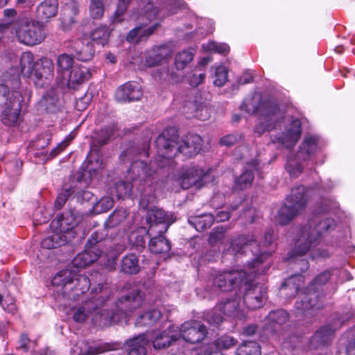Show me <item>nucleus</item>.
Wrapping results in <instances>:
<instances>
[{
  "label": "nucleus",
  "instance_id": "nucleus-1",
  "mask_svg": "<svg viewBox=\"0 0 355 355\" xmlns=\"http://www.w3.org/2000/svg\"><path fill=\"white\" fill-rule=\"evenodd\" d=\"M155 144L157 155L170 159L179 153L186 157L197 155L202 149V139L198 135H189L179 141L178 130L175 127H169L157 137Z\"/></svg>",
  "mask_w": 355,
  "mask_h": 355
},
{
  "label": "nucleus",
  "instance_id": "nucleus-2",
  "mask_svg": "<svg viewBox=\"0 0 355 355\" xmlns=\"http://www.w3.org/2000/svg\"><path fill=\"white\" fill-rule=\"evenodd\" d=\"M13 71L4 73L0 83V116L9 126L17 123L24 101L19 74Z\"/></svg>",
  "mask_w": 355,
  "mask_h": 355
},
{
  "label": "nucleus",
  "instance_id": "nucleus-3",
  "mask_svg": "<svg viewBox=\"0 0 355 355\" xmlns=\"http://www.w3.org/2000/svg\"><path fill=\"white\" fill-rule=\"evenodd\" d=\"M241 109L248 114L257 113L259 115V122L254 127V132L259 136L275 129L282 118L276 103L269 100L261 101L259 96L245 99Z\"/></svg>",
  "mask_w": 355,
  "mask_h": 355
},
{
  "label": "nucleus",
  "instance_id": "nucleus-4",
  "mask_svg": "<svg viewBox=\"0 0 355 355\" xmlns=\"http://www.w3.org/2000/svg\"><path fill=\"white\" fill-rule=\"evenodd\" d=\"M336 222L331 218H323L314 215L300 230V236L295 244L294 252L304 254L319 243L321 236L334 230Z\"/></svg>",
  "mask_w": 355,
  "mask_h": 355
},
{
  "label": "nucleus",
  "instance_id": "nucleus-5",
  "mask_svg": "<svg viewBox=\"0 0 355 355\" xmlns=\"http://www.w3.org/2000/svg\"><path fill=\"white\" fill-rule=\"evenodd\" d=\"M331 274L329 270H325L318 274L300 293L295 304L297 314L306 315L311 311L320 309L324 306V297L322 286L329 280Z\"/></svg>",
  "mask_w": 355,
  "mask_h": 355
},
{
  "label": "nucleus",
  "instance_id": "nucleus-6",
  "mask_svg": "<svg viewBox=\"0 0 355 355\" xmlns=\"http://www.w3.org/2000/svg\"><path fill=\"white\" fill-rule=\"evenodd\" d=\"M52 284L58 288V292L71 300H78L90 286L89 279L84 275L69 268L57 272L52 279Z\"/></svg>",
  "mask_w": 355,
  "mask_h": 355
},
{
  "label": "nucleus",
  "instance_id": "nucleus-7",
  "mask_svg": "<svg viewBox=\"0 0 355 355\" xmlns=\"http://www.w3.org/2000/svg\"><path fill=\"white\" fill-rule=\"evenodd\" d=\"M250 248L252 254L256 257L251 263L245 266L248 270H255L259 269L261 263L269 257L270 252H263L257 245V241L254 234L241 235L231 239L228 247H225V251L227 254L236 255L245 252V249Z\"/></svg>",
  "mask_w": 355,
  "mask_h": 355
},
{
  "label": "nucleus",
  "instance_id": "nucleus-8",
  "mask_svg": "<svg viewBox=\"0 0 355 355\" xmlns=\"http://www.w3.org/2000/svg\"><path fill=\"white\" fill-rule=\"evenodd\" d=\"M12 29L15 31L19 42L28 46L41 43L45 38L42 24L28 18H21L12 22Z\"/></svg>",
  "mask_w": 355,
  "mask_h": 355
},
{
  "label": "nucleus",
  "instance_id": "nucleus-9",
  "mask_svg": "<svg viewBox=\"0 0 355 355\" xmlns=\"http://www.w3.org/2000/svg\"><path fill=\"white\" fill-rule=\"evenodd\" d=\"M92 293H94L95 297L92 320L96 324L109 326L119 321L121 316L117 311L101 308L110 295V289L106 286L98 284L97 287L92 289Z\"/></svg>",
  "mask_w": 355,
  "mask_h": 355
},
{
  "label": "nucleus",
  "instance_id": "nucleus-10",
  "mask_svg": "<svg viewBox=\"0 0 355 355\" xmlns=\"http://www.w3.org/2000/svg\"><path fill=\"white\" fill-rule=\"evenodd\" d=\"M255 272H259V269L251 270L245 268L244 270L224 271L215 275L213 285L217 290L224 292L231 291L236 288H241L243 284L246 285L252 280Z\"/></svg>",
  "mask_w": 355,
  "mask_h": 355
},
{
  "label": "nucleus",
  "instance_id": "nucleus-11",
  "mask_svg": "<svg viewBox=\"0 0 355 355\" xmlns=\"http://www.w3.org/2000/svg\"><path fill=\"white\" fill-rule=\"evenodd\" d=\"M306 202L305 187L300 185L293 189L291 195L286 198V202L278 211L277 223L282 225H286L303 209Z\"/></svg>",
  "mask_w": 355,
  "mask_h": 355
},
{
  "label": "nucleus",
  "instance_id": "nucleus-12",
  "mask_svg": "<svg viewBox=\"0 0 355 355\" xmlns=\"http://www.w3.org/2000/svg\"><path fill=\"white\" fill-rule=\"evenodd\" d=\"M318 140V137L315 136L306 137L295 156L287 159L285 168L291 177L297 178L302 173V162L309 160L311 155L316 151Z\"/></svg>",
  "mask_w": 355,
  "mask_h": 355
},
{
  "label": "nucleus",
  "instance_id": "nucleus-13",
  "mask_svg": "<svg viewBox=\"0 0 355 355\" xmlns=\"http://www.w3.org/2000/svg\"><path fill=\"white\" fill-rule=\"evenodd\" d=\"M270 266L268 263L263 266L259 267V272L254 273V276L257 274H264L268 270ZM252 280L250 281L246 285L243 284L244 295L243 297V306L245 305L249 309H255L260 308L263 305V301L266 299L267 289L263 285L254 284L252 283Z\"/></svg>",
  "mask_w": 355,
  "mask_h": 355
},
{
  "label": "nucleus",
  "instance_id": "nucleus-14",
  "mask_svg": "<svg viewBox=\"0 0 355 355\" xmlns=\"http://www.w3.org/2000/svg\"><path fill=\"white\" fill-rule=\"evenodd\" d=\"M194 57V50L188 49L180 51L175 55L174 67L167 68L159 72V78L178 83L183 80L182 71L191 62Z\"/></svg>",
  "mask_w": 355,
  "mask_h": 355
},
{
  "label": "nucleus",
  "instance_id": "nucleus-15",
  "mask_svg": "<svg viewBox=\"0 0 355 355\" xmlns=\"http://www.w3.org/2000/svg\"><path fill=\"white\" fill-rule=\"evenodd\" d=\"M210 169L205 171L202 168L197 166L188 167L184 169L180 176V186L183 189H188L193 186L196 188H201L208 182Z\"/></svg>",
  "mask_w": 355,
  "mask_h": 355
},
{
  "label": "nucleus",
  "instance_id": "nucleus-16",
  "mask_svg": "<svg viewBox=\"0 0 355 355\" xmlns=\"http://www.w3.org/2000/svg\"><path fill=\"white\" fill-rule=\"evenodd\" d=\"M179 338L189 343L196 344L202 342L207 336V329L205 324L198 320L184 322L178 329Z\"/></svg>",
  "mask_w": 355,
  "mask_h": 355
},
{
  "label": "nucleus",
  "instance_id": "nucleus-17",
  "mask_svg": "<svg viewBox=\"0 0 355 355\" xmlns=\"http://www.w3.org/2000/svg\"><path fill=\"white\" fill-rule=\"evenodd\" d=\"M143 92L141 86L135 82H127L116 90L115 100L121 103H132L141 99Z\"/></svg>",
  "mask_w": 355,
  "mask_h": 355
},
{
  "label": "nucleus",
  "instance_id": "nucleus-18",
  "mask_svg": "<svg viewBox=\"0 0 355 355\" xmlns=\"http://www.w3.org/2000/svg\"><path fill=\"white\" fill-rule=\"evenodd\" d=\"M144 297L138 289H133L128 294L121 296L116 303L117 312L121 315H127L141 306Z\"/></svg>",
  "mask_w": 355,
  "mask_h": 355
},
{
  "label": "nucleus",
  "instance_id": "nucleus-19",
  "mask_svg": "<svg viewBox=\"0 0 355 355\" xmlns=\"http://www.w3.org/2000/svg\"><path fill=\"white\" fill-rule=\"evenodd\" d=\"M153 166L154 163L152 162L148 166L145 162L137 160L132 164L128 173L133 180H139L141 182L144 181L148 184V181L151 182V180L154 179L155 170Z\"/></svg>",
  "mask_w": 355,
  "mask_h": 355
},
{
  "label": "nucleus",
  "instance_id": "nucleus-20",
  "mask_svg": "<svg viewBox=\"0 0 355 355\" xmlns=\"http://www.w3.org/2000/svg\"><path fill=\"white\" fill-rule=\"evenodd\" d=\"M83 214L78 211L70 209L58 216L57 221H53L52 224L56 223V228L60 232L69 231L76 227L83 220Z\"/></svg>",
  "mask_w": 355,
  "mask_h": 355
},
{
  "label": "nucleus",
  "instance_id": "nucleus-21",
  "mask_svg": "<svg viewBox=\"0 0 355 355\" xmlns=\"http://www.w3.org/2000/svg\"><path fill=\"white\" fill-rule=\"evenodd\" d=\"M304 283L301 275H294L287 278L279 288V295L284 299H291L297 295Z\"/></svg>",
  "mask_w": 355,
  "mask_h": 355
},
{
  "label": "nucleus",
  "instance_id": "nucleus-22",
  "mask_svg": "<svg viewBox=\"0 0 355 355\" xmlns=\"http://www.w3.org/2000/svg\"><path fill=\"white\" fill-rule=\"evenodd\" d=\"M179 338L178 328L170 325L165 330L156 334L153 340L155 349H162L169 347Z\"/></svg>",
  "mask_w": 355,
  "mask_h": 355
},
{
  "label": "nucleus",
  "instance_id": "nucleus-23",
  "mask_svg": "<svg viewBox=\"0 0 355 355\" xmlns=\"http://www.w3.org/2000/svg\"><path fill=\"white\" fill-rule=\"evenodd\" d=\"M91 72L89 68L82 64H76L70 72L67 75L68 86L71 89H76L77 87L91 77Z\"/></svg>",
  "mask_w": 355,
  "mask_h": 355
},
{
  "label": "nucleus",
  "instance_id": "nucleus-24",
  "mask_svg": "<svg viewBox=\"0 0 355 355\" xmlns=\"http://www.w3.org/2000/svg\"><path fill=\"white\" fill-rule=\"evenodd\" d=\"M336 329L337 327L333 328L329 325L321 327L311 338L310 347L311 349H318L328 345L332 340L334 331Z\"/></svg>",
  "mask_w": 355,
  "mask_h": 355
},
{
  "label": "nucleus",
  "instance_id": "nucleus-25",
  "mask_svg": "<svg viewBox=\"0 0 355 355\" xmlns=\"http://www.w3.org/2000/svg\"><path fill=\"white\" fill-rule=\"evenodd\" d=\"M182 112L187 118H197L205 121L209 118L208 108L197 103L196 101H187L182 106Z\"/></svg>",
  "mask_w": 355,
  "mask_h": 355
},
{
  "label": "nucleus",
  "instance_id": "nucleus-26",
  "mask_svg": "<svg viewBox=\"0 0 355 355\" xmlns=\"http://www.w3.org/2000/svg\"><path fill=\"white\" fill-rule=\"evenodd\" d=\"M84 252L78 254L73 259L72 264L76 268L86 267L94 263L102 253L98 248H87Z\"/></svg>",
  "mask_w": 355,
  "mask_h": 355
},
{
  "label": "nucleus",
  "instance_id": "nucleus-27",
  "mask_svg": "<svg viewBox=\"0 0 355 355\" xmlns=\"http://www.w3.org/2000/svg\"><path fill=\"white\" fill-rule=\"evenodd\" d=\"M171 56L170 51L166 46H155L146 55V64L149 67L159 65Z\"/></svg>",
  "mask_w": 355,
  "mask_h": 355
},
{
  "label": "nucleus",
  "instance_id": "nucleus-28",
  "mask_svg": "<svg viewBox=\"0 0 355 355\" xmlns=\"http://www.w3.org/2000/svg\"><path fill=\"white\" fill-rule=\"evenodd\" d=\"M301 135L300 121L297 119L293 120L291 128L286 135H283L277 138V141L284 145L287 148H293L297 143Z\"/></svg>",
  "mask_w": 355,
  "mask_h": 355
},
{
  "label": "nucleus",
  "instance_id": "nucleus-29",
  "mask_svg": "<svg viewBox=\"0 0 355 355\" xmlns=\"http://www.w3.org/2000/svg\"><path fill=\"white\" fill-rule=\"evenodd\" d=\"M288 313L283 309L271 311L266 318V326L272 331H277L288 320Z\"/></svg>",
  "mask_w": 355,
  "mask_h": 355
},
{
  "label": "nucleus",
  "instance_id": "nucleus-30",
  "mask_svg": "<svg viewBox=\"0 0 355 355\" xmlns=\"http://www.w3.org/2000/svg\"><path fill=\"white\" fill-rule=\"evenodd\" d=\"M86 347V343H85L84 341H81L74 346L73 350L74 352L77 353V355H95L115 349L114 344L111 343L99 344L87 347Z\"/></svg>",
  "mask_w": 355,
  "mask_h": 355
},
{
  "label": "nucleus",
  "instance_id": "nucleus-31",
  "mask_svg": "<svg viewBox=\"0 0 355 355\" xmlns=\"http://www.w3.org/2000/svg\"><path fill=\"white\" fill-rule=\"evenodd\" d=\"M58 10V0H44L37 8V17L41 21H47L57 15Z\"/></svg>",
  "mask_w": 355,
  "mask_h": 355
},
{
  "label": "nucleus",
  "instance_id": "nucleus-32",
  "mask_svg": "<svg viewBox=\"0 0 355 355\" xmlns=\"http://www.w3.org/2000/svg\"><path fill=\"white\" fill-rule=\"evenodd\" d=\"M243 304L238 298L230 299L217 305L220 312L228 316L238 317L242 315Z\"/></svg>",
  "mask_w": 355,
  "mask_h": 355
},
{
  "label": "nucleus",
  "instance_id": "nucleus-33",
  "mask_svg": "<svg viewBox=\"0 0 355 355\" xmlns=\"http://www.w3.org/2000/svg\"><path fill=\"white\" fill-rule=\"evenodd\" d=\"M21 71L24 76L30 77L35 75L38 78L43 77V73L35 69V64L33 61V55L30 52H24L20 58Z\"/></svg>",
  "mask_w": 355,
  "mask_h": 355
},
{
  "label": "nucleus",
  "instance_id": "nucleus-34",
  "mask_svg": "<svg viewBox=\"0 0 355 355\" xmlns=\"http://www.w3.org/2000/svg\"><path fill=\"white\" fill-rule=\"evenodd\" d=\"M126 344L130 347L127 355H146L149 345L144 334L127 340Z\"/></svg>",
  "mask_w": 355,
  "mask_h": 355
},
{
  "label": "nucleus",
  "instance_id": "nucleus-35",
  "mask_svg": "<svg viewBox=\"0 0 355 355\" xmlns=\"http://www.w3.org/2000/svg\"><path fill=\"white\" fill-rule=\"evenodd\" d=\"M146 221L150 225V229L153 225L162 223L165 224L164 232L167 230L171 224L166 213L162 209L157 207L148 210Z\"/></svg>",
  "mask_w": 355,
  "mask_h": 355
},
{
  "label": "nucleus",
  "instance_id": "nucleus-36",
  "mask_svg": "<svg viewBox=\"0 0 355 355\" xmlns=\"http://www.w3.org/2000/svg\"><path fill=\"white\" fill-rule=\"evenodd\" d=\"M121 272L128 274L135 275L140 270L139 259L136 254L130 253L124 256L121 261Z\"/></svg>",
  "mask_w": 355,
  "mask_h": 355
},
{
  "label": "nucleus",
  "instance_id": "nucleus-37",
  "mask_svg": "<svg viewBox=\"0 0 355 355\" xmlns=\"http://www.w3.org/2000/svg\"><path fill=\"white\" fill-rule=\"evenodd\" d=\"M149 250L154 254L167 253L171 250V244L162 234L151 238L148 243Z\"/></svg>",
  "mask_w": 355,
  "mask_h": 355
},
{
  "label": "nucleus",
  "instance_id": "nucleus-38",
  "mask_svg": "<svg viewBox=\"0 0 355 355\" xmlns=\"http://www.w3.org/2000/svg\"><path fill=\"white\" fill-rule=\"evenodd\" d=\"M214 216L211 214L191 216L189 218V223L198 232H202L209 228L214 223Z\"/></svg>",
  "mask_w": 355,
  "mask_h": 355
},
{
  "label": "nucleus",
  "instance_id": "nucleus-39",
  "mask_svg": "<svg viewBox=\"0 0 355 355\" xmlns=\"http://www.w3.org/2000/svg\"><path fill=\"white\" fill-rule=\"evenodd\" d=\"M161 312L157 309H153L138 316L135 321L137 327H152L161 318Z\"/></svg>",
  "mask_w": 355,
  "mask_h": 355
},
{
  "label": "nucleus",
  "instance_id": "nucleus-40",
  "mask_svg": "<svg viewBox=\"0 0 355 355\" xmlns=\"http://www.w3.org/2000/svg\"><path fill=\"white\" fill-rule=\"evenodd\" d=\"M73 58L72 55L62 53L60 55L56 60V71L61 76L67 75L72 69L74 65Z\"/></svg>",
  "mask_w": 355,
  "mask_h": 355
},
{
  "label": "nucleus",
  "instance_id": "nucleus-41",
  "mask_svg": "<svg viewBox=\"0 0 355 355\" xmlns=\"http://www.w3.org/2000/svg\"><path fill=\"white\" fill-rule=\"evenodd\" d=\"M72 137H69L65 140L59 144L55 148H54L49 155L44 150V145H40L39 142L37 143L35 147L37 148L36 150H39L41 149V151H36L35 153V155L36 157L44 156L46 159H53L56 157L60 152H62L69 144V142L72 140Z\"/></svg>",
  "mask_w": 355,
  "mask_h": 355
},
{
  "label": "nucleus",
  "instance_id": "nucleus-42",
  "mask_svg": "<svg viewBox=\"0 0 355 355\" xmlns=\"http://www.w3.org/2000/svg\"><path fill=\"white\" fill-rule=\"evenodd\" d=\"M67 242V239L66 236L62 234V232H54L42 241L41 246L43 248L52 249L62 246Z\"/></svg>",
  "mask_w": 355,
  "mask_h": 355
},
{
  "label": "nucleus",
  "instance_id": "nucleus-43",
  "mask_svg": "<svg viewBox=\"0 0 355 355\" xmlns=\"http://www.w3.org/2000/svg\"><path fill=\"white\" fill-rule=\"evenodd\" d=\"M83 167L85 168V172L92 177L94 174L103 168V162L99 155L96 153H90L87 157Z\"/></svg>",
  "mask_w": 355,
  "mask_h": 355
},
{
  "label": "nucleus",
  "instance_id": "nucleus-44",
  "mask_svg": "<svg viewBox=\"0 0 355 355\" xmlns=\"http://www.w3.org/2000/svg\"><path fill=\"white\" fill-rule=\"evenodd\" d=\"M110 33L111 31L107 26H100L92 31L90 37L96 44L105 46L109 41Z\"/></svg>",
  "mask_w": 355,
  "mask_h": 355
},
{
  "label": "nucleus",
  "instance_id": "nucleus-45",
  "mask_svg": "<svg viewBox=\"0 0 355 355\" xmlns=\"http://www.w3.org/2000/svg\"><path fill=\"white\" fill-rule=\"evenodd\" d=\"M75 49L77 59L83 62L90 60L94 54L93 46L90 43L83 44L80 42H76Z\"/></svg>",
  "mask_w": 355,
  "mask_h": 355
},
{
  "label": "nucleus",
  "instance_id": "nucleus-46",
  "mask_svg": "<svg viewBox=\"0 0 355 355\" xmlns=\"http://www.w3.org/2000/svg\"><path fill=\"white\" fill-rule=\"evenodd\" d=\"M93 296L87 302L84 306L78 308L73 314V320L78 322H85L89 315V313H92L94 311V293H92Z\"/></svg>",
  "mask_w": 355,
  "mask_h": 355
},
{
  "label": "nucleus",
  "instance_id": "nucleus-47",
  "mask_svg": "<svg viewBox=\"0 0 355 355\" xmlns=\"http://www.w3.org/2000/svg\"><path fill=\"white\" fill-rule=\"evenodd\" d=\"M260 346L254 341H245L239 346L236 355H260Z\"/></svg>",
  "mask_w": 355,
  "mask_h": 355
},
{
  "label": "nucleus",
  "instance_id": "nucleus-48",
  "mask_svg": "<svg viewBox=\"0 0 355 355\" xmlns=\"http://www.w3.org/2000/svg\"><path fill=\"white\" fill-rule=\"evenodd\" d=\"M254 178V173L251 170L245 169L241 175L236 179V189L243 190L248 188L251 186Z\"/></svg>",
  "mask_w": 355,
  "mask_h": 355
},
{
  "label": "nucleus",
  "instance_id": "nucleus-49",
  "mask_svg": "<svg viewBox=\"0 0 355 355\" xmlns=\"http://www.w3.org/2000/svg\"><path fill=\"white\" fill-rule=\"evenodd\" d=\"M158 14V9L154 7L151 2H147L146 4L142 3L141 12L139 14V19H146L149 22L156 17Z\"/></svg>",
  "mask_w": 355,
  "mask_h": 355
},
{
  "label": "nucleus",
  "instance_id": "nucleus-50",
  "mask_svg": "<svg viewBox=\"0 0 355 355\" xmlns=\"http://www.w3.org/2000/svg\"><path fill=\"white\" fill-rule=\"evenodd\" d=\"M295 248L293 250L288 254L287 257L288 261H293V263L295 265V268L296 270L299 269L301 272H305L308 270L309 267V264L307 260L304 259H298L297 257H301L304 254H299L294 252ZM306 252H305V254Z\"/></svg>",
  "mask_w": 355,
  "mask_h": 355
},
{
  "label": "nucleus",
  "instance_id": "nucleus-51",
  "mask_svg": "<svg viewBox=\"0 0 355 355\" xmlns=\"http://www.w3.org/2000/svg\"><path fill=\"white\" fill-rule=\"evenodd\" d=\"M114 205V200L110 196H104L97 201L93 206V212L99 214L107 211Z\"/></svg>",
  "mask_w": 355,
  "mask_h": 355
},
{
  "label": "nucleus",
  "instance_id": "nucleus-52",
  "mask_svg": "<svg viewBox=\"0 0 355 355\" xmlns=\"http://www.w3.org/2000/svg\"><path fill=\"white\" fill-rule=\"evenodd\" d=\"M134 184L129 182L121 181L115 184L114 192L117 198H124L130 196Z\"/></svg>",
  "mask_w": 355,
  "mask_h": 355
},
{
  "label": "nucleus",
  "instance_id": "nucleus-53",
  "mask_svg": "<svg viewBox=\"0 0 355 355\" xmlns=\"http://www.w3.org/2000/svg\"><path fill=\"white\" fill-rule=\"evenodd\" d=\"M79 12L78 8L76 4L72 3L67 5L63 9L62 19L63 23L66 24H71L76 21L74 17Z\"/></svg>",
  "mask_w": 355,
  "mask_h": 355
},
{
  "label": "nucleus",
  "instance_id": "nucleus-54",
  "mask_svg": "<svg viewBox=\"0 0 355 355\" xmlns=\"http://www.w3.org/2000/svg\"><path fill=\"white\" fill-rule=\"evenodd\" d=\"M238 341L233 336L223 335L214 341V345L218 349H227L234 347Z\"/></svg>",
  "mask_w": 355,
  "mask_h": 355
},
{
  "label": "nucleus",
  "instance_id": "nucleus-55",
  "mask_svg": "<svg viewBox=\"0 0 355 355\" xmlns=\"http://www.w3.org/2000/svg\"><path fill=\"white\" fill-rule=\"evenodd\" d=\"M126 218V211L123 209L115 210L107 218L105 225L107 227H114L119 225Z\"/></svg>",
  "mask_w": 355,
  "mask_h": 355
},
{
  "label": "nucleus",
  "instance_id": "nucleus-56",
  "mask_svg": "<svg viewBox=\"0 0 355 355\" xmlns=\"http://www.w3.org/2000/svg\"><path fill=\"white\" fill-rule=\"evenodd\" d=\"M105 6L103 0H90L89 12L94 19H100L103 16Z\"/></svg>",
  "mask_w": 355,
  "mask_h": 355
},
{
  "label": "nucleus",
  "instance_id": "nucleus-57",
  "mask_svg": "<svg viewBox=\"0 0 355 355\" xmlns=\"http://www.w3.org/2000/svg\"><path fill=\"white\" fill-rule=\"evenodd\" d=\"M75 189L72 187H69L65 184L63 187V191L57 197L55 201V207L56 209L62 208L67 199L75 192Z\"/></svg>",
  "mask_w": 355,
  "mask_h": 355
},
{
  "label": "nucleus",
  "instance_id": "nucleus-58",
  "mask_svg": "<svg viewBox=\"0 0 355 355\" xmlns=\"http://www.w3.org/2000/svg\"><path fill=\"white\" fill-rule=\"evenodd\" d=\"M227 69L224 66L216 67L214 84L217 87L223 86L227 81Z\"/></svg>",
  "mask_w": 355,
  "mask_h": 355
},
{
  "label": "nucleus",
  "instance_id": "nucleus-59",
  "mask_svg": "<svg viewBox=\"0 0 355 355\" xmlns=\"http://www.w3.org/2000/svg\"><path fill=\"white\" fill-rule=\"evenodd\" d=\"M130 2V0H119L117 8L112 18L113 23L121 22L123 20L121 17L125 12Z\"/></svg>",
  "mask_w": 355,
  "mask_h": 355
},
{
  "label": "nucleus",
  "instance_id": "nucleus-60",
  "mask_svg": "<svg viewBox=\"0 0 355 355\" xmlns=\"http://www.w3.org/2000/svg\"><path fill=\"white\" fill-rule=\"evenodd\" d=\"M42 106L46 107L49 112H53L57 110L58 107V98L53 96H45L41 101Z\"/></svg>",
  "mask_w": 355,
  "mask_h": 355
},
{
  "label": "nucleus",
  "instance_id": "nucleus-61",
  "mask_svg": "<svg viewBox=\"0 0 355 355\" xmlns=\"http://www.w3.org/2000/svg\"><path fill=\"white\" fill-rule=\"evenodd\" d=\"M104 232L105 230L93 232L87 240L85 247L92 248L93 249L94 248H98L96 245L103 241L105 238L106 234Z\"/></svg>",
  "mask_w": 355,
  "mask_h": 355
},
{
  "label": "nucleus",
  "instance_id": "nucleus-62",
  "mask_svg": "<svg viewBox=\"0 0 355 355\" xmlns=\"http://www.w3.org/2000/svg\"><path fill=\"white\" fill-rule=\"evenodd\" d=\"M225 236V229L223 227H217L210 232L208 241L211 245H215L218 241L223 239Z\"/></svg>",
  "mask_w": 355,
  "mask_h": 355
},
{
  "label": "nucleus",
  "instance_id": "nucleus-63",
  "mask_svg": "<svg viewBox=\"0 0 355 355\" xmlns=\"http://www.w3.org/2000/svg\"><path fill=\"white\" fill-rule=\"evenodd\" d=\"M114 128L110 126L102 128L96 138L98 144L101 146L104 145L114 135Z\"/></svg>",
  "mask_w": 355,
  "mask_h": 355
},
{
  "label": "nucleus",
  "instance_id": "nucleus-64",
  "mask_svg": "<svg viewBox=\"0 0 355 355\" xmlns=\"http://www.w3.org/2000/svg\"><path fill=\"white\" fill-rule=\"evenodd\" d=\"M205 78L204 73H190L186 76L187 82L192 87H197L203 83Z\"/></svg>",
  "mask_w": 355,
  "mask_h": 355
}]
</instances>
